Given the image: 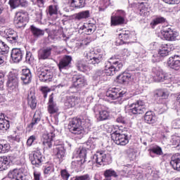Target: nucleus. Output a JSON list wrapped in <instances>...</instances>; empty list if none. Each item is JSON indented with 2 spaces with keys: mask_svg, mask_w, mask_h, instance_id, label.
<instances>
[{
  "mask_svg": "<svg viewBox=\"0 0 180 180\" xmlns=\"http://www.w3.org/2000/svg\"><path fill=\"white\" fill-rule=\"evenodd\" d=\"M88 123L89 120L72 118L68 124L69 130L76 139H81L85 136V128L88 127Z\"/></svg>",
  "mask_w": 180,
  "mask_h": 180,
  "instance_id": "obj_1",
  "label": "nucleus"
},
{
  "mask_svg": "<svg viewBox=\"0 0 180 180\" xmlns=\"http://www.w3.org/2000/svg\"><path fill=\"white\" fill-rule=\"evenodd\" d=\"M131 135L129 132L118 129L111 134V139L117 146H126L129 144Z\"/></svg>",
  "mask_w": 180,
  "mask_h": 180,
  "instance_id": "obj_2",
  "label": "nucleus"
},
{
  "mask_svg": "<svg viewBox=\"0 0 180 180\" xmlns=\"http://www.w3.org/2000/svg\"><path fill=\"white\" fill-rule=\"evenodd\" d=\"M6 86L8 92H14L15 94H18L19 92V78L18 77V73L11 72L8 74Z\"/></svg>",
  "mask_w": 180,
  "mask_h": 180,
  "instance_id": "obj_3",
  "label": "nucleus"
},
{
  "mask_svg": "<svg viewBox=\"0 0 180 180\" xmlns=\"http://www.w3.org/2000/svg\"><path fill=\"white\" fill-rule=\"evenodd\" d=\"M93 164H97L98 165H105V164L112 163V156L109 153L105 152H97L94 155L92 158Z\"/></svg>",
  "mask_w": 180,
  "mask_h": 180,
  "instance_id": "obj_4",
  "label": "nucleus"
},
{
  "mask_svg": "<svg viewBox=\"0 0 180 180\" xmlns=\"http://www.w3.org/2000/svg\"><path fill=\"white\" fill-rule=\"evenodd\" d=\"M124 94H126L124 91L119 92L117 89H109L105 93V96L112 101H116L117 99V102L120 105H122V103H123V101H124V99L122 98Z\"/></svg>",
  "mask_w": 180,
  "mask_h": 180,
  "instance_id": "obj_5",
  "label": "nucleus"
},
{
  "mask_svg": "<svg viewBox=\"0 0 180 180\" xmlns=\"http://www.w3.org/2000/svg\"><path fill=\"white\" fill-rule=\"evenodd\" d=\"M129 113L132 115H143L146 113L147 109H146V106L144 105V102L142 101H138L136 103H134L129 105Z\"/></svg>",
  "mask_w": 180,
  "mask_h": 180,
  "instance_id": "obj_6",
  "label": "nucleus"
},
{
  "mask_svg": "<svg viewBox=\"0 0 180 180\" xmlns=\"http://www.w3.org/2000/svg\"><path fill=\"white\" fill-rule=\"evenodd\" d=\"M162 32L163 33V37L168 41H175L176 37L179 36V33L176 31H174L169 25L163 27Z\"/></svg>",
  "mask_w": 180,
  "mask_h": 180,
  "instance_id": "obj_7",
  "label": "nucleus"
},
{
  "mask_svg": "<svg viewBox=\"0 0 180 180\" xmlns=\"http://www.w3.org/2000/svg\"><path fill=\"white\" fill-rule=\"evenodd\" d=\"M93 110L96 115L98 117V120H108L109 119V112L104 109L103 105H96Z\"/></svg>",
  "mask_w": 180,
  "mask_h": 180,
  "instance_id": "obj_8",
  "label": "nucleus"
},
{
  "mask_svg": "<svg viewBox=\"0 0 180 180\" xmlns=\"http://www.w3.org/2000/svg\"><path fill=\"white\" fill-rule=\"evenodd\" d=\"M56 137L54 132L45 133L42 135V145L44 150H49L53 147V140Z\"/></svg>",
  "mask_w": 180,
  "mask_h": 180,
  "instance_id": "obj_9",
  "label": "nucleus"
},
{
  "mask_svg": "<svg viewBox=\"0 0 180 180\" xmlns=\"http://www.w3.org/2000/svg\"><path fill=\"white\" fill-rule=\"evenodd\" d=\"M30 160L32 165L40 167L43 162V154L40 150H35L30 155Z\"/></svg>",
  "mask_w": 180,
  "mask_h": 180,
  "instance_id": "obj_10",
  "label": "nucleus"
},
{
  "mask_svg": "<svg viewBox=\"0 0 180 180\" xmlns=\"http://www.w3.org/2000/svg\"><path fill=\"white\" fill-rule=\"evenodd\" d=\"M27 20V13L18 11L15 13V23L18 27H23Z\"/></svg>",
  "mask_w": 180,
  "mask_h": 180,
  "instance_id": "obj_11",
  "label": "nucleus"
},
{
  "mask_svg": "<svg viewBox=\"0 0 180 180\" xmlns=\"http://www.w3.org/2000/svg\"><path fill=\"white\" fill-rule=\"evenodd\" d=\"M88 85L86 79L82 75L75 76L73 77V86L72 88H76V89H81V88H85Z\"/></svg>",
  "mask_w": 180,
  "mask_h": 180,
  "instance_id": "obj_12",
  "label": "nucleus"
},
{
  "mask_svg": "<svg viewBox=\"0 0 180 180\" xmlns=\"http://www.w3.org/2000/svg\"><path fill=\"white\" fill-rule=\"evenodd\" d=\"M24 56L25 51L18 48L13 49L11 53V60L13 63H20Z\"/></svg>",
  "mask_w": 180,
  "mask_h": 180,
  "instance_id": "obj_13",
  "label": "nucleus"
},
{
  "mask_svg": "<svg viewBox=\"0 0 180 180\" xmlns=\"http://www.w3.org/2000/svg\"><path fill=\"white\" fill-rule=\"evenodd\" d=\"M37 76L41 82H51L53 81V72L47 70L39 71Z\"/></svg>",
  "mask_w": 180,
  "mask_h": 180,
  "instance_id": "obj_14",
  "label": "nucleus"
},
{
  "mask_svg": "<svg viewBox=\"0 0 180 180\" xmlns=\"http://www.w3.org/2000/svg\"><path fill=\"white\" fill-rule=\"evenodd\" d=\"M72 61V57L71 56H65L59 62L58 66L60 71L63 70H68L71 67V62Z\"/></svg>",
  "mask_w": 180,
  "mask_h": 180,
  "instance_id": "obj_15",
  "label": "nucleus"
},
{
  "mask_svg": "<svg viewBox=\"0 0 180 180\" xmlns=\"http://www.w3.org/2000/svg\"><path fill=\"white\" fill-rule=\"evenodd\" d=\"M12 161H13V157L11 155L0 157V171L8 169V167Z\"/></svg>",
  "mask_w": 180,
  "mask_h": 180,
  "instance_id": "obj_16",
  "label": "nucleus"
},
{
  "mask_svg": "<svg viewBox=\"0 0 180 180\" xmlns=\"http://www.w3.org/2000/svg\"><path fill=\"white\" fill-rule=\"evenodd\" d=\"M154 96L159 99V103H164V101L168 99L169 94H168V91L166 89H158L155 91Z\"/></svg>",
  "mask_w": 180,
  "mask_h": 180,
  "instance_id": "obj_17",
  "label": "nucleus"
},
{
  "mask_svg": "<svg viewBox=\"0 0 180 180\" xmlns=\"http://www.w3.org/2000/svg\"><path fill=\"white\" fill-rule=\"evenodd\" d=\"M134 74L130 72H124L117 77V79L120 84H127L129 81H131L133 79Z\"/></svg>",
  "mask_w": 180,
  "mask_h": 180,
  "instance_id": "obj_18",
  "label": "nucleus"
},
{
  "mask_svg": "<svg viewBox=\"0 0 180 180\" xmlns=\"http://www.w3.org/2000/svg\"><path fill=\"white\" fill-rule=\"evenodd\" d=\"M20 79L22 81L23 84H25L32 82V72L30 69L25 68L22 70Z\"/></svg>",
  "mask_w": 180,
  "mask_h": 180,
  "instance_id": "obj_19",
  "label": "nucleus"
},
{
  "mask_svg": "<svg viewBox=\"0 0 180 180\" xmlns=\"http://www.w3.org/2000/svg\"><path fill=\"white\" fill-rule=\"evenodd\" d=\"M79 103V99L75 96H66L65 101V106L70 109V108H75Z\"/></svg>",
  "mask_w": 180,
  "mask_h": 180,
  "instance_id": "obj_20",
  "label": "nucleus"
},
{
  "mask_svg": "<svg viewBox=\"0 0 180 180\" xmlns=\"http://www.w3.org/2000/svg\"><path fill=\"white\" fill-rule=\"evenodd\" d=\"M153 72L155 74L154 78L158 82H164L167 79V77L164 75L162 69L160 68H154Z\"/></svg>",
  "mask_w": 180,
  "mask_h": 180,
  "instance_id": "obj_21",
  "label": "nucleus"
},
{
  "mask_svg": "<svg viewBox=\"0 0 180 180\" xmlns=\"http://www.w3.org/2000/svg\"><path fill=\"white\" fill-rule=\"evenodd\" d=\"M8 4L11 9H16V8H26L29 3L27 0H9Z\"/></svg>",
  "mask_w": 180,
  "mask_h": 180,
  "instance_id": "obj_22",
  "label": "nucleus"
},
{
  "mask_svg": "<svg viewBox=\"0 0 180 180\" xmlns=\"http://www.w3.org/2000/svg\"><path fill=\"white\" fill-rule=\"evenodd\" d=\"M53 48L51 46H48L45 49H41L38 53L39 60H47L50 56H51V51Z\"/></svg>",
  "mask_w": 180,
  "mask_h": 180,
  "instance_id": "obj_23",
  "label": "nucleus"
},
{
  "mask_svg": "<svg viewBox=\"0 0 180 180\" xmlns=\"http://www.w3.org/2000/svg\"><path fill=\"white\" fill-rule=\"evenodd\" d=\"M48 111L49 113H57L58 112V107L57 103L54 102V97H53V94L49 96V103H48Z\"/></svg>",
  "mask_w": 180,
  "mask_h": 180,
  "instance_id": "obj_24",
  "label": "nucleus"
},
{
  "mask_svg": "<svg viewBox=\"0 0 180 180\" xmlns=\"http://www.w3.org/2000/svg\"><path fill=\"white\" fill-rule=\"evenodd\" d=\"M86 61L89 62V64H92L96 67V65L101 64V63L103 61V57L101 54L94 56H89V55H88Z\"/></svg>",
  "mask_w": 180,
  "mask_h": 180,
  "instance_id": "obj_25",
  "label": "nucleus"
},
{
  "mask_svg": "<svg viewBox=\"0 0 180 180\" xmlns=\"http://www.w3.org/2000/svg\"><path fill=\"white\" fill-rule=\"evenodd\" d=\"M85 163V159L78 158L77 160L72 161L71 163V168L77 171H82L84 169V164Z\"/></svg>",
  "mask_w": 180,
  "mask_h": 180,
  "instance_id": "obj_26",
  "label": "nucleus"
},
{
  "mask_svg": "<svg viewBox=\"0 0 180 180\" xmlns=\"http://www.w3.org/2000/svg\"><path fill=\"white\" fill-rule=\"evenodd\" d=\"M144 120L148 124H154L157 122V117L153 111H147L144 115Z\"/></svg>",
  "mask_w": 180,
  "mask_h": 180,
  "instance_id": "obj_27",
  "label": "nucleus"
},
{
  "mask_svg": "<svg viewBox=\"0 0 180 180\" xmlns=\"http://www.w3.org/2000/svg\"><path fill=\"white\" fill-rule=\"evenodd\" d=\"M170 165H172V168L176 169V171H180V155L176 154L172 157V160L170 161Z\"/></svg>",
  "mask_w": 180,
  "mask_h": 180,
  "instance_id": "obj_28",
  "label": "nucleus"
},
{
  "mask_svg": "<svg viewBox=\"0 0 180 180\" xmlns=\"http://www.w3.org/2000/svg\"><path fill=\"white\" fill-rule=\"evenodd\" d=\"M82 30H84L85 34H92L96 30V25L92 22L85 23L83 25Z\"/></svg>",
  "mask_w": 180,
  "mask_h": 180,
  "instance_id": "obj_29",
  "label": "nucleus"
},
{
  "mask_svg": "<svg viewBox=\"0 0 180 180\" xmlns=\"http://www.w3.org/2000/svg\"><path fill=\"white\" fill-rule=\"evenodd\" d=\"M96 81H108V75L106 72L103 70H98L94 76Z\"/></svg>",
  "mask_w": 180,
  "mask_h": 180,
  "instance_id": "obj_30",
  "label": "nucleus"
},
{
  "mask_svg": "<svg viewBox=\"0 0 180 180\" xmlns=\"http://www.w3.org/2000/svg\"><path fill=\"white\" fill-rule=\"evenodd\" d=\"M119 39L121 42H118L119 41H117V43H118V44H124L127 40L131 39V32H130V31H124L119 34Z\"/></svg>",
  "mask_w": 180,
  "mask_h": 180,
  "instance_id": "obj_31",
  "label": "nucleus"
},
{
  "mask_svg": "<svg viewBox=\"0 0 180 180\" xmlns=\"http://www.w3.org/2000/svg\"><path fill=\"white\" fill-rule=\"evenodd\" d=\"M108 63H110V64H112L111 66L115 68L117 72V71H120V70L123 68V63L121 61L117 60V59H116V57H111L109 59Z\"/></svg>",
  "mask_w": 180,
  "mask_h": 180,
  "instance_id": "obj_32",
  "label": "nucleus"
},
{
  "mask_svg": "<svg viewBox=\"0 0 180 180\" xmlns=\"http://www.w3.org/2000/svg\"><path fill=\"white\" fill-rule=\"evenodd\" d=\"M9 127H11L9 121L5 120V115L1 113L0 115V130H2L3 131H6V130H8Z\"/></svg>",
  "mask_w": 180,
  "mask_h": 180,
  "instance_id": "obj_33",
  "label": "nucleus"
},
{
  "mask_svg": "<svg viewBox=\"0 0 180 180\" xmlns=\"http://www.w3.org/2000/svg\"><path fill=\"white\" fill-rule=\"evenodd\" d=\"M124 23V18L119 15L111 16V26H119Z\"/></svg>",
  "mask_w": 180,
  "mask_h": 180,
  "instance_id": "obj_34",
  "label": "nucleus"
},
{
  "mask_svg": "<svg viewBox=\"0 0 180 180\" xmlns=\"http://www.w3.org/2000/svg\"><path fill=\"white\" fill-rule=\"evenodd\" d=\"M55 155L58 158L59 160H63L64 157H65V146H60V147H56L54 150Z\"/></svg>",
  "mask_w": 180,
  "mask_h": 180,
  "instance_id": "obj_35",
  "label": "nucleus"
},
{
  "mask_svg": "<svg viewBox=\"0 0 180 180\" xmlns=\"http://www.w3.org/2000/svg\"><path fill=\"white\" fill-rule=\"evenodd\" d=\"M70 6L76 9L84 8L86 5V0H69Z\"/></svg>",
  "mask_w": 180,
  "mask_h": 180,
  "instance_id": "obj_36",
  "label": "nucleus"
},
{
  "mask_svg": "<svg viewBox=\"0 0 180 180\" xmlns=\"http://www.w3.org/2000/svg\"><path fill=\"white\" fill-rule=\"evenodd\" d=\"M27 104L31 108V109H36V106H37V101H36V96L34 94L30 92L27 96Z\"/></svg>",
  "mask_w": 180,
  "mask_h": 180,
  "instance_id": "obj_37",
  "label": "nucleus"
},
{
  "mask_svg": "<svg viewBox=\"0 0 180 180\" xmlns=\"http://www.w3.org/2000/svg\"><path fill=\"white\" fill-rule=\"evenodd\" d=\"M96 138H89L83 147L87 150H94L96 147Z\"/></svg>",
  "mask_w": 180,
  "mask_h": 180,
  "instance_id": "obj_38",
  "label": "nucleus"
},
{
  "mask_svg": "<svg viewBox=\"0 0 180 180\" xmlns=\"http://www.w3.org/2000/svg\"><path fill=\"white\" fill-rule=\"evenodd\" d=\"M30 30L34 37H41V36H44V30L37 28V27H35L34 25L30 26Z\"/></svg>",
  "mask_w": 180,
  "mask_h": 180,
  "instance_id": "obj_39",
  "label": "nucleus"
},
{
  "mask_svg": "<svg viewBox=\"0 0 180 180\" xmlns=\"http://www.w3.org/2000/svg\"><path fill=\"white\" fill-rule=\"evenodd\" d=\"M86 150L87 149L85 148L84 146L80 147L75 153V157H77V158H79V160H85V158H86Z\"/></svg>",
  "mask_w": 180,
  "mask_h": 180,
  "instance_id": "obj_40",
  "label": "nucleus"
},
{
  "mask_svg": "<svg viewBox=\"0 0 180 180\" xmlns=\"http://www.w3.org/2000/svg\"><path fill=\"white\" fill-rule=\"evenodd\" d=\"M167 64L170 68L178 71L180 70V62L179 60H174V58H169Z\"/></svg>",
  "mask_w": 180,
  "mask_h": 180,
  "instance_id": "obj_41",
  "label": "nucleus"
},
{
  "mask_svg": "<svg viewBox=\"0 0 180 180\" xmlns=\"http://www.w3.org/2000/svg\"><path fill=\"white\" fill-rule=\"evenodd\" d=\"M150 157L154 158L153 154H156V155H164V152H162V148L158 146H153L150 149Z\"/></svg>",
  "mask_w": 180,
  "mask_h": 180,
  "instance_id": "obj_42",
  "label": "nucleus"
},
{
  "mask_svg": "<svg viewBox=\"0 0 180 180\" xmlns=\"http://www.w3.org/2000/svg\"><path fill=\"white\" fill-rule=\"evenodd\" d=\"M166 20L167 19H165V18L164 17H161V16L156 17L150 22V26L152 29H154L157 26V25H160L161 23H165Z\"/></svg>",
  "mask_w": 180,
  "mask_h": 180,
  "instance_id": "obj_43",
  "label": "nucleus"
},
{
  "mask_svg": "<svg viewBox=\"0 0 180 180\" xmlns=\"http://www.w3.org/2000/svg\"><path fill=\"white\" fill-rule=\"evenodd\" d=\"M170 49L168 48L167 44H162L161 46L159 48V51L158 54L161 56V57H166V56H168L169 53Z\"/></svg>",
  "mask_w": 180,
  "mask_h": 180,
  "instance_id": "obj_44",
  "label": "nucleus"
},
{
  "mask_svg": "<svg viewBox=\"0 0 180 180\" xmlns=\"http://www.w3.org/2000/svg\"><path fill=\"white\" fill-rule=\"evenodd\" d=\"M103 175L107 180H110V178H117V173L112 169H108L104 171Z\"/></svg>",
  "mask_w": 180,
  "mask_h": 180,
  "instance_id": "obj_45",
  "label": "nucleus"
},
{
  "mask_svg": "<svg viewBox=\"0 0 180 180\" xmlns=\"http://www.w3.org/2000/svg\"><path fill=\"white\" fill-rule=\"evenodd\" d=\"M4 33L6 40L9 39V37L18 36V32H16V31L12 30L11 28H7L4 30Z\"/></svg>",
  "mask_w": 180,
  "mask_h": 180,
  "instance_id": "obj_46",
  "label": "nucleus"
},
{
  "mask_svg": "<svg viewBox=\"0 0 180 180\" xmlns=\"http://www.w3.org/2000/svg\"><path fill=\"white\" fill-rule=\"evenodd\" d=\"M40 120H41V117H40V114L39 112H35L33 116L32 122L28 126V127L33 129V127H34V126H36V124H39V122H40Z\"/></svg>",
  "mask_w": 180,
  "mask_h": 180,
  "instance_id": "obj_47",
  "label": "nucleus"
},
{
  "mask_svg": "<svg viewBox=\"0 0 180 180\" xmlns=\"http://www.w3.org/2000/svg\"><path fill=\"white\" fill-rule=\"evenodd\" d=\"M88 18H89V11H82L75 15V19L77 20H81V19H86Z\"/></svg>",
  "mask_w": 180,
  "mask_h": 180,
  "instance_id": "obj_48",
  "label": "nucleus"
},
{
  "mask_svg": "<svg viewBox=\"0 0 180 180\" xmlns=\"http://www.w3.org/2000/svg\"><path fill=\"white\" fill-rule=\"evenodd\" d=\"M11 150V145L8 143H5L4 141H1L0 143V153L2 154H5V153H8Z\"/></svg>",
  "mask_w": 180,
  "mask_h": 180,
  "instance_id": "obj_49",
  "label": "nucleus"
},
{
  "mask_svg": "<svg viewBox=\"0 0 180 180\" xmlns=\"http://www.w3.org/2000/svg\"><path fill=\"white\" fill-rule=\"evenodd\" d=\"M25 63H27V64H30V65H32V64L34 63V57L33 56V53H32V52L27 51L25 56Z\"/></svg>",
  "mask_w": 180,
  "mask_h": 180,
  "instance_id": "obj_50",
  "label": "nucleus"
},
{
  "mask_svg": "<svg viewBox=\"0 0 180 180\" xmlns=\"http://www.w3.org/2000/svg\"><path fill=\"white\" fill-rule=\"evenodd\" d=\"M105 71L107 77H111L117 72L116 68L112 67V65L110 67L105 66Z\"/></svg>",
  "mask_w": 180,
  "mask_h": 180,
  "instance_id": "obj_51",
  "label": "nucleus"
},
{
  "mask_svg": "<svg viewBox=\"0 0 180 180\" xmlns=\"http://www.w3.org/2000/svg\"><path fill=\"white\" fill-rule=\"evenodd\" d=\"M8 51H9V46L0 39V53H6V54Z\"/></svg>",
  "mask_w": 180,
  "mask_h": 180,
  "instance_id": "obj_52",
  "label": "nucleus"
},
{
  "mask_svg": "<svg viewBox=\"0 0 180 180\" xmlns=\"http://www.w3.org/2000/svg\"><path fill=\"white\" fill-rule=\"evenodd\" d=\"M57 12H58V8L57 6H49L48 9V13L50 16H53V15H57Z\"/></svg>",
  "mask_w": 180,
  "mask_h": 180,
  "instance_id": "obj_53",
  "label": "nucleus"
},
{
  "mask_svg": "<svg viewBox=\"0 0 180 180\" xmlns=\"http://www.w3.org/2000/svg\"><path fill=\"white\" fill-rule=\"evenodd\" d=\"M172 146H174L175 148L180 150V138L177 136H173L172 139Z\"/></svg>",
  "mask_w": 180,
  "mask_h": 180,
  "instance_id": "obj_54",
  "label": "nucleus"
},
{
  "mask_svg": "<svg viewBox=\"0 0 180 180\" xmlns=\"http://www.w3.org/2000/svg\"><path fill=\"white\" fill-rule=\"evenodd\" d=\"M7 41L10 43V44H16V43H19V35H15L14 37H10Z\"/></svg>",
  "mask_w": 180,
  "mask_h": 180,
  "instance_id": "obj_55",
  "label": "nucleus"
},
{
  "mask_svg": "<svg viewBox=\"0 0 180 180\" xmlns=\"http://www.w3.org/2000/svg\"><path fill=\"white\" fill-rule=\"evenodd\" d=\"M68 86V80L62 79L60 82L56 86V88H67Z\"/></svg>",
  "mask_w": 180,
  "mask_h": 180,
  "instance_id": "obj_56",
  "label": "nucleus"
},
{
  "mask_svg": "<svg viewBox=\"0 0 180 180\" xmlns=\"http://www.w3.org/2000/svg\"><path fill=\"white\" fill-rule=\"evenodd\" d=\"M60 176L63 178V179L68 180V178H70L71 176V174H70V173H68L67 169H62L60 171Z\"/></svg>",
  "mask_w": 180,
  "mask_h": 180,
  "instance_id": "obj_57",
  "label": "nucleus"
},
{
  "mask_svg": "<svg viewBox=\"0 0 180 180\" xmlns=\"http://www.w3.org/2000/svg\"><path fill=\"white\" fill-rule=\"evenodd\" d=\"M75 180H91V175L86 174L80 176H76Z\"/></svg>",
  "mask_w": 180,
  "mask_h": 180,
  "instance_id": "obj_58",
  "label": "nucleus"
},
{
  "mask_svg": "<svg viewBox=\"0 0 180 180\" xmlns=\"http://www.w3.org/2000/svg\"><path fill=\"white\" fill-rule=\"evenodd\" d=\"M41 91L42 92L44 98H47V95L49 92L51 91V89L49 88L48 86H42L41 88Z\"/></svg>",
  "mask_w": 180,
  "mask_h": 180,
  "instance_id": "obj_59",
  "label": "nucleus"
},
{
  "mask_svg": "<svg viewBox=\"0 0 180 180\" xmlns=\"http://www.w3.org/2000/svg\"><path fill=\"white\" fill-rule=\"evenodd\" d=\"M53 171L54 168L53 167V166H47L44 168V174L45 175H50V174H51V172H53Z\"/></svg>",
  "mask_w": 180,
  "mask_h": 180,
  "instance_id": "obj_60",
  "label": "nucleus"
},
{
  "mask_svg": "<svg viewBox=\"0 0 180 180\" xmlns=\"http://www.w3.org/2000/svg\"><path fill=\"white\" fill-rule=\"evenodd\" d=\"M36 139L37 138L35 135L30 136L27 141V146H28V147H30L32 144L34 143V141L36 140Z\"/></svg>",
  "mask_w": 180,
  "mask_h": 180,
  "instance_id": "obj_61",
  "label": "nucleus"
},
{
  "mask_svg": "<svg viewBox=\"0 0 180 180\" xmlns=\"http://www.w3.org/2000/svg\"><path fill=\"white\" fill-rule=\"evenodd\" d=\"M76 66L79 71H84V70H86V65L81 62H78Z\"/></svg>",
  "mask_w": 180,
  "mask_h": 180,
  "instance_id": "obj_62",
  "label": "nucleus"
},
{
  "mask_svg": "<svg viewBox=\"0 0 180 180\" xmlns=\"http://www.w3.org/2000/svg\"><path fill=\"white\" fill-rule=\"evenodd\" d=\"M33 175V180H41V173L40 172L34 171Z\"/></svg>",
  "mask_w": 180,
  "mask_h": 180,
  "instance_id": "obj_63",
  "label": "nucleus"
},
{
  "mask_svg": "<svg viewBox=\"0 0 180 180\" xmlns=\"http://www.w3.org/2000/svg\"><path fill=\"white\" fill-rule=\"evenodd\" d=\"M46 1L44 0H37L36 4L39 8H44V4Z\"/></svg>",
  "mask_w": 180,
  "mask_h": 180,
  "instance_id": "obj_64",
  "label": "nucleus"
}]
</instances>
